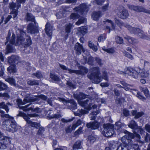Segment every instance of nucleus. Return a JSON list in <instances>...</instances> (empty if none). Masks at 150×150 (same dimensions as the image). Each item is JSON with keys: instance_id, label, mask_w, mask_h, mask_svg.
<instances>
[{"instance_id": "nucleus-1", "label": "nucleus", "mask_w": 150, "mask_h": 150, "mask_svg": "<svg viewBox=\"0 0 150 150\" xmlns=\"http://www.w3.org/2000/svg\"><path fill=\"white\" fill-rule=\"evenodd\" d=\"M16 32L17 35L16 45L22 44L24 47H27L31 45L32 41L30 38L26 36L25 32L23 30L18 29Z\"/></svg>"}, {"instance_id": "nucleus-2", "label": "nucleus", "mask_w": 150, "mask_h": 150, "mask_svg": "<svg viewBox=\"0 0 150 150\" xmlns=\"http://www.w3.org/2000/svg\"><path fill=\"white\" fill-rule=\"evenodd\" d=\"M115 23L120 28L124 26L127 28L132 33L137 34L138 36H140L143 38H145V36L143 35V31L139 28L132 27L127 24L124 23L117 18L115 19Z\"/></svg>"}, {"instance_id": "nucleus-3", "label": "nucleus", "mask_w": 150, "mask_h": 150, "mask_svg": "<svg viewBox=\"0 0 150 150\" xmlns=\"http://www.w3.org/2000/svg\"><path fill=\"white\" fill-rule=\"evenodd\" d=\"M11 31L9 30L6 37L7 41L5 43L6 45H7L6 49L8 53L13 52L15 51V49L12 45L15 43L16 36L13 33L12 36L11 37Z\"/></svg>"}, {"instance_id": "nucleus-4", "label": "nucleus", "mask_w": 150, "mask_h": 150, "mask_svg": "<svg viewBox=\"0 0 150 150\" xmlns=\"http://www.w3.org/2000/svg\"><path fill=\"white\" fill-rule=\"evenodd\" d=\"M3 127L7 131L13 133L17 130V124L14 120L11 121L5 120L2 123Z\"/></svg>"}, {"instance_id": "nucleus-5", "label": "nucleus", "mask_w": 150, "mask_h": 150, "mask_svg": "<svg viewBox=\"0 0 150 150\" xmlns=\"http://www.w3.org/2000/svg\"><path fill=\"white\" fill-rule=\"evenodd\" d=\"M92 73L91 75L88 77L93 83H98L101 81V79L99 76L100 71L98 67H95L91 69Z\"/></svg>"}, {"instance_id": "nucleus-6", "label": "nucleus", "mask_w": 150, "mask_h": 150, "mask_svg": "<svg viewBox=\"0 0 150 150\" xmlns=\"http://www.w3.org/2000/svg\"><path fill=\"white\" fill-rule=\"evenodd\" d=\"M126 69L125 74L135 79H137L138 77L139 72L141 71V68L139 67H136L134 68L129 67L127 68Z\"/></svg>"}, {"instance_id": "nucleus-7", "label": "nucleus", "mask_w": 150, "mask_h": 150, "mask_svg": "<svg viewBox=\"0 0 150 150\" xmlns=\"http://www.w3.org/2000/svg\"><path fill=\"white\" fill-rule=\"evenodd\" d=\"M103 127L104 129L103 134L105 137H110L114 133L113 125L109 124H104Z\"/></svg>"}, {"instance_id": "nucleus-8", "label": "nucleus", "mask_w": 150, "mask_h": 150, "mask_svg": "<svg viewBox=\"0 0 150 150\" xmlns=\"http://www.w3.org/2000/svg\"><path fill=\"white\" fill-rule=\"evenodd\" d=\"M10 142L9 138L4 136L3 133L0 131V150L6 149V145Z\"/></svg>"}, {"instance_id": "nucleus-9", "label": "nucleus", "mask_w": 150, "mask_h": 150, "mask_svg": "<svg viewBox=\"0 0 150 150\" xmlns=\"http://www.w3.org/2000/svg\"><path fill=\"white\" fill-rule=\"evenodd\" d=\"M9 7L12 10L10 14H13V18H15L17 16L18 13V9L21 7V4L12 2L9 3Z\"/></svg>"}, {"instance_id": "nucleus-10", "label": "nucleus", "mask_w": 150, "mask_h": 150, "mask_svg": "<svg viewBox=\"0 0 150 150\" xmlns=\"http://www.w3.org/2000/svg\"><path fill=\"white\" fill-rule=\"evenodd\" d=\"M57 100L60 101L62 102L64 104H67L68 106H71V108L72 110H75L77 108L76 104L74 100H67L64 98H58Z\"/></svg>"}, {"instance_id": "nucleus-11", "label": "nucleus", "mask_w": 150, "mask_h": 150, "mask_svg": "<svg viewBox=\"0 0 150 150\" xmlns=\"http://www.w3.org/2000/svg\"><path fill=\"white\" fill-rule=\"evenodd\" d=\"M74 9L78 13L83 14L86 13L88 11L89 8L87 5L83 4H81L79 6L75 8Z\"/></svg>"}, {"instance_id": "nucleus-12", "label": "nucleus", "mask_w": 150, "mask_h": 150, "mask_svg": "<svg viewBox=\"0 0 150 150\" xmlns=\"http://www.w3.org/2000/svg\"><path fill=\"white\" fill-rule=\"evenodd\" d=\"M37 99L36 98H33L32 97H25L23 101L19 99L17 100V102L19 105H23L28 103H31L36 101Z\"/></svg>"}, {"instance_id": "nucleus-13", "label": "nucleus", "mask_w": 150, "mask_h": 150, "mask_svg": "<svg viewBox=\"0 0 150 150\" xmlns=\"http://www.w3.org/2000/svg\"><path fill=\"white\" fill-rule=\"evenodd\" d=\"M128 6L129 9L133 10L137 12H147V10L142 6H134L130 5H128Z\"/></svg>"}, {"instance_id": "nucleus-14", "label": "nucleus", "mask_w": 150, "mask_h": 150, "mask_svg": "<svg viewBox=\"0 0 150 150\" xmlns=\"http://www.w3.org/2000/svg\"><path fill=\"white\" fill-rule=\"evenodd\" d=\"M69 72L77 74L83 75L86 74L88 71L87 69L84 67H81L79 70H69Z\"/></svg>"}, {"instance_id": "nucleus-15", "label": "nucleus", "mask_w": 150, "mask_h": 150, "mask_svg": "<svg viewBox=\"0 0 150 150\" xmlns=\"http://www.w3.org/2000/svg\"><path fill=\"white\" fill-rule=\"evenodd\" d=\"M74 50L76 54L77 55L81 54V52H84L85 51L82 45L78 42L76 43L75 45Z\"/></svg>"}, {"instance_id": "nucleus-16", "label": "nucleus", "mask_w": 150, "mask_h": 150, "mask_svg": "<svg viewBox=\"0 0 150 150\" xmlns=\"http://www.w3.org/2000/svg\"><path fill=\"white\" fill-rule=\"evenodd\" d=\"M117 14L119 17L122 19H125L129 16L128 11L124 8L120 11L117 13Z\"/></svg>"}, {"instance_id": "nucleus-17", "label": "nucleus", "mask_w": 150, "mask_h": 150, "mask_svg": "<svg viewBox=\"0 0 150 150\" xmlns=\"http://www.w3.org/2000/svg\"><path fill=\"white\" fill-rule=\"evenodd\" d=\"M81 123V121L80 120H78L76 123L74 124L72 126H69L66 129V132L67 133H70L72 130H74L75 128L80 125Z\"/></svg>"}, {"instance_id": "nucleus-18", "label": "nucleus", "mask_w": 150, "mask_h": 150, "mask_svg": "<svg viewBox=\"0 0 150 150\" xmlns=\"http://www.w3.org/2000/svg\"><path fill=\"white\" fill-rule=\"evenodd\" d=\"M45 27V30L46 34L49 36H51L52 34L53 26L50 23H47Z\"/></svg>"}, {"instance_id": "nucleus-19", "label": "nucleus", "mask_w": 150, "mask_h": 150, "mask_svg": "<svg viewBox=\"0 0 150 150\" xmlns=\"http://www.w3.org/2000/svg\"><path fill=\"white\" fill-rule=\"evenodd\" d=\"M100 124L99 122L95 121L94 122H90L87 123L86 125V126L88 128L95 129H97L98 127Z\"/></svg>"}, {"instance_id": "nucleus-20", "label": "nucleus", "mask_w": 150, "mask_h": 150, "mask_svg": "<svg viewBox=\"0 0 150 150\" xmlns=\"http://www.w3.org/2000/svg\"><path fill=\"white\" fill-rule=\"evenodd\" d=\"M31 105V103H30L25 106L21 107V108L23 111L25 112L29 111L30 110H33L37 112L38 111L39 109L38 108H35L34 109H33L34 108L33 106H32L31 107H29Z\"/></svg>"}, {"instance_id": "nucleus-21", "label": "nucleus", "mask_w": 150, "mask_h": 150, "mask_svg": "<svg viewBox=\"0 0 150 150\" xmlns=\"http://www.w3.org/2000/svg\"><path fill=\"white\" fill-rule=\"evenodd\" d=\"M18 116L23 117V118L26 121L28 124L30 121V120H29L30 118L29 117H34V115H33L28 114L27 115L21 112H20L19 113Z\"/></svg>"}, {"instance_id": "nucleus-22", "label": "nucleus", "mask_w": 150, "mask_h": 150, "mask_svg": "<svg viewBox=\"0 0 150 150\" xmlns=\"http://www.w3.org/2000/svg\"><path fill=\"white\" fill-rule=\"evenodd\" d=\"M19 59L18 56L15 55H12L8 57V62L10 64H13L17 62Z\"/></svg>"}, {"instance_id": "nucleus-23", "label": "nucleus", "mask_w": 150, "mask_h": 150, "mask_svg": "<svg viewBox=\"0 0 150 150\" xmlns=\"http://www.w3.org/2000/svg\"><path fill=\"white\" fill-rule=\"evenodd\" d=\"M124 38L131 44H134L137 43L138 42L137 40L128 36H125L124 37Z\"/></svg>"}, {"instance_id": "nucleus-24", "label": "nucleus", "mask_w": 150, "mask_h": 150, "mask_svg": "<svg viewBox=\"0 0 150 150\" xmlns=\"http://www.w3.org/2000/svg\"><path fill=\"white\" fill-rule=\"evenodd\" d=\"M131 92L132 93L136 95V96L142 101H144L146 100V98H144L140 94V93L136 90L132 89L130 88Z\"/></svg>"}, {"instance_id": "nucleus-25", "label": "nucleus", "mask_w": 150, "mask_h": 150, "mask_svg": "<svg viewBox=\"0 0 150 150\" xmlns=\"http://www.w3.org/2000/svg\"><path fill=\"white\" fill-rule=\"evenodd\" d=\"M101 11H99L98 12H94L92 15V19L95 21L98 20L99 18L102 15Z\"/></svg>"}, {"instance_id": "nucleus-26", "label": "nucleus", "mask_w": 150, "mask_h": 150, "mask_svg": "<svg viewBox=\"0 0 150 150\" xmlns=\"http://www.w3.org/2000/svg\"><path fill=\"white\" fill-rule=\"evenodd\" d=\"M36 28L34 25V24L31 23L29 24L27 27V30L28 32L31 33H35L36 32Z\"/></svg>"}, {"instance_id": "nucleus-27", "label": "nucleus", "mask_w": 150, "mask_h": 150, "mask_svg": "<svg viewBox=\"0 0 150 150\" xmlns=\"http://www.w3.org/2000/svg\"><path fill=\"white\" fill-rule=\"evenodd\" d=\"M129 146L127 144L121 143L117 147V150H129Z\"/></svg>"}, {"instance_id": "nucleus-28", "label": "nucleus", "mask_w": 150, "mask_h": 150, "mask_svg": "<svg viewBox=\"0 0 150 150\" xmlns=\"http://www.w3.org/2000/svg\"><path fill=\"white\" fill-rule=\"evenodd\" d=\"M131 113L133 115L135 116L134 118L135 119H138L144 114L143 112H137V110H132Z\"/></svg>"}, {"instance_id": "nucleus-29", "label": "nucleus", "mask_w": 150, "mask_h": 150, "mask_svg": "<svg viewBox=\"0 0 150 150\" xmlns=\"http://www.w3.org/2000/svg\"><path fill=\"white\" fill-rule=\"evenodd\" d=\"M88 111L87 110H78L77 111L74 112V113L75 115L80 117L83 114L88 113Z\"/></svg>"}, {"instance_id": "nucleus-30", "label": "nucleus", "mask_w": 150, "mask_h": 150, "mask_svg": "<svg viewBox=\"0 0 150 150\" xmlns=\"http://www.w3.org/2000/svg\"><path fill=\"white\" fill-rule=\"evenodd\" d=\"M125 133H127L129 137L131 138H133L134 137H136L137 138L139 139L140 138V136L139 134H137L136 132H134V134L129 132L127 131H125Z\"/></svg>"}, {"instance_id": "nucleus-31", "label": "nucleus", "mask_w": 150, "mask_h": 150, "mask_svg": "<svg viewBox=\"0 0 150 150\" xmlns=\"http://www.w3.org/2000/svg\"><path fill=\"white\" fill-rule=\"evenodd\" d=\"M139 75L141 77H147L149 75V72L147 70H145L141 69L139 72Z\"/></svg>"}, {"instance_id": "nucleus-32", "label": "nucleus", "mask_w": 150, "mask_h": 150, "mask_svg": "<svg viewBox=\"0 0 150 150\" xmlns=\"http://www.w3.org/2000/svg\"><path fill=\"white\" fill-rule=\"evenodd\" d=\"M81 142V141H78L76 142L74 144L73 147V149L74 150L81 149L82 146Z\"/></svg>"}, {"instance_id": "nucleus-33", "label": "nucleus", "mask_w": 150, "mask_h": 150, "mask_svg": "<svg viewBox=\"0 0 150 150\" xmlns=\"http://www.w3.org/2000/svg\"><path fill=\"white\" fill-rule=\"evenodd\" d=\"M108 23H110L111 25L112 28L113 30L115 29V26L113 22L110 20L108 19H105V21H103L102 22L103 24L108 25Z\"/></svg>"}, {"instance_id": "nucleus-34", "label": "nucleus", "mask_w": 150, "mask_h": 150, "mask_svg": "<svg viewBox=\"0 0 150 150\" xmlns=\"http://www.w3.org/2000/svg\"><path fill=\"white\" fill-rule=\"evenodd\" d=\"M7 70L8 72L10 74L14 73L16 71V67L14 65H11L8 67Z\"/></svg>"}, {"instance_id": "nucleus-35", "label": "nucleus", "mask_w": 150, "mask_h": 150, "mask_svg": "<svg viewBox=\"0 0 150 150\" xmlns=\"http://www.w3.org/2000/svg\"><path fill=\"white\" fill-rule=\"evenodd\" d=\"M88 45L89 47L92 49L94 52H96L98 50L97 47L95 45L94 43L91 41H90L88 42Z\"/></svg>"}, {"instance_id": "nucleus-36", "label": "nucleus", "mask_w": 150, "mask_h": 150, "mask_svg": "<svg viewBox=\"0 0 150 150\" xmlns=\"http://www.w3.org/2000/svg\"><path fill=\"white\" fill-rule=\"evenodd\" d=\"M26 20L28 21H31L34 22V24L36 25L34 17L33 15L30 13H28L27 14Z\"/></svg>"}, {"instance_id": "nucleus-37", "label": "nucleus", "mask_w": 150, "mask_h": 150, "mask_svg": "<svg viewBox=\"0 0 150 150\" xmlns=\"http://www.w3.org/2000/svg\"><path fill=\"white\" fill-rule=\"evenodd\" d=\"M120 83L124 86L122 88H124L126 91H129L130 89L131 86L126 83L125 82L122 81H120Z\"/></svg>"}, {"instance_id": "nucleus-38", "label": "nucleus", "mask_w": 150, "mask_h": 150, "mask_svg": "<svg viewBox=\"0 0 150 150\" xmlns=\"http://www.w3.org/2000/svg\"><path fill=\"white\" fill-rule=\"evenodd\" d=\"M128 126L131 128L134 129L137 128V125L135 121L134 120H132L130 121L128 124Z\"/></svg>"}, {"instance_id": "nucleus-39", "label": "nucleus", "mask_w": 150, "mask_h": 150, "mask_svg": "<svg viewBox=\"0 0 150 150\" xmlns=\"http://www.w3.org/2000/svg\"><path fill=\"white\" fill-rule=\"evenodd\" d=\"M28 124L29 126L36 129H38V127H39L40 126V124L39 123L33 122L31 121L29 122Z\"/></svg>"}, {"instance_id": "nucleus-40", "label": "nucleus", "mask_w": 150, "mask_h": 150, "mask_svg": "<svg viewBox=\"0 0 150 150\" xmlns=\"http://www.w3.org/2000/svg\"><path fill=\"white\" fill-rule=\"evenodd\" d=\"M27 84L30 86L38 85L39 83L36 80H29L27 81Z\"/></svg>"}, {"instance_id": "nucleus-41", "label": "nucleus", "mask_w": 150, "mask_h": 150, "mask_svg": "<svg viewBox=\"0 0 150 150\" xmlns=\"http://www.w3.org/2000/svg\"><path fill=\"white\" fill-rule=\"evenodd\" d=\"M78 30L83 35H85L87 32V29L86 27H79L78 28Z\"/></svg>"}, {"instance_id": "nucleus-42", "label": "nucleus", "mask_w": 150, "mask_h": 150, "mask_svg": "<svg viewBox=\"0 0 150 150\" xmlns=\"http://www.w3.org/2000/svg\"><path fill=\"white\" fill-rule=\"evenodd\" d=\"M96 140V137L94 136L90 135L88 137V141L91 143H93Z\"/></svg>"}, {"instance_id": "nucleus-43", "label": "nucleus", "mask_w": 150, "mask_h": 150, "mask_svg": "<svg viewBox=\"0 0 150 150\" xmlns=\"http://www.w3.org/2000/svg\"><path fill=\"white\" fill-rule=\"evenodd\" d=\"M8 88L6 85L0 81V91L6 90Z\"/></svg>"}, {"instance_id": "nucleus-44", "label": "nucleus", "mask_w": 150, "mask_h": 150, "mask_svg": "<svg viewBox=\"0 0 150 150\" xmlns=\"http://www.w3.org/2000/svg\"><path fill=\"white\" fill-rule=\"evenodd\" d=\"M0 108L4 109L7 112H8L9 110V109L8 108L7 105L5 104L4 102L0 103Z\"/></svg>"}, {"instance_id": "nucleus-45", "label": "nucleus", "mask_w": 150, "mask_h": 150, "mask_svg": "<svg viewBox=\"0 0 150 150\" xmlns=\"http://www.w3.org/2000/svg\"><path fill=\"white\" fill-rule=\"evenodd\" d=\"M99 113V111L98 110L93 111L91 114V115H92L91 117V120H95L96 118V115Z\"/></svg>"}, {"instance_id": "nucleus-46", "label": "nucleus", "mask_w": 150, "mask_h": 150, "mask_svg": "<svg viewBox=\"0 0 150 150\" xmlns=\"http://www.w3.org/2000/svg\"><path fill=\"white\" fill-rule=\"evenodd\" d=\"M140 89L142 91V92L144 93L145 96L146 97H149V91L147 89V88L146 87H141L140 88Z\"/></svg>"}, {"instance_id": "nucleus-47", "label": "nucleus", "mask_w": 150, "mask_h": 150, "mask_svg": "<svg viewBox=\"0 0 150 150\" xmlns=\"http://www.w3.org/2000/svg\"><path fill=\"white\" fill-rule=\"evenodd\" d=\"M54 98H48L47 100V103L51 106L54 107L55 105V103L54 102Z\"/></svg>"}, {"instance_id": "nucleus-48", "label": "nucleus", "mask_w": 150, "mask_h": 150, "mask_svg": "<svg viewBox=\"0 0 150 150\" xmlns=\"http://www.w3.org/2000/svg\"><path fill=\"white\" fill-rule=\"evenodd\" d=\"M91 100L88 99L84 101H82L81 100H79L78 103L81 106L83 107H85L87 104L88 103V102L89 101Z\"/></svg>"}, {"instance_id": "nucleus-49", "label": "nucleus", "mask_w": 150, "mask_h": 150, "mask_svg": "<svg viewBox=\"0 0 150 150\" xmlns=\"http://www.w3.org/2000/svg\"><path fill=\"white\" fill-rule=\"evenodd\" d=\"M73 25L72 24L69 23L66 25L65 31L67 33H69L70 32L71 28L73 27Z\"/></svg>"}, {"instance_id": "nucleus-50", "label": "nucleus", "mask_w": 150, "mask_h": 150, "mask_svg": "<svg viewBox=\"0 0 150 150\" xmlns=\"http://www.w3.org/2000/svg\"><path fill=\"white\" fill-rule=\"evenodd\" d=\"M102 49L104 51L109 53L112 54L115 52V50L112 48L107 49L105 47H103L102 48Z\"/></svg>"}, {"instance_id": "nucleus-51", "label": "nucleus", "mask_w": 150, "mask_h": 150, "mask_svg": "<svg viewBox=\"0 0 150 150\" xmlns=\"http://www.w3.org/2000/svg\"><path fill=\"white\" fill-rule=\"evenodd\" d=\"M5 81L11 85H14L15 83V80L12 78H8L5 79Z\"/></svg>"}, {"instance_id": "nucleus-52", "label": "nucleus", "mask_w": 150, "mask_h": 150, "mask_svg": "<svg viewBox=\"0 0 150 150\" xmlns=\"http://www.w3.org/2000/svg\"><path fill=\"white\" fill-rule=\"evenodd\" d=\"M106 35L104 34L100 35L98 38V41L99 42L103 41L106 39Z\"/></svg>"}, {"instance_id": "nucleus-53", "label": "nucleus", "mask_w": 150, "mask_h": 150, "mask_svg": "<svg viewBox=\"0 0 150 150\" xmlns=\"http://www.w3.org/2000/svg\"><path fill=\"white\" fill-rule=\"evenodd\" d=\"M79 16V15L77 13H72L70 16V18L71 19L74 20L78 19Z\"/></svg>"}, {"instance_id": "nucleus-54", "label": "nucleus", "mask_w": 150, "mask_h": 150, "mask_svg": "<svg viewBox=\"0 0 150 150\" xmlns=\"http://www.w3.org/2000/svg\"><path fill=\"white\" fill-rule=\"evenodd\" d=\"M101 79H103L107 81H108V76L107 74V73L105 71H104L102 73V78H100Z\"/></svg>"}, {"instance_id": "nucleus-55", "label": "nucleus", "mask_w": 150, "mask_h": 150, "mask_svg": "<svg viewBox=\"0 0 150 150\" xmlns=\"http://www.w3.org/2000/svg\"><path fill=\"white\" fill-rule=\"evenodd\" d=\"M59 66L63 70L66 71H68L69 73L70 74L73 73L70 72H69V70H72V69H68V67H66L65 65L62 64H59Z\"/></svg>"}, {"instance_id": "nucleus-56", "label": "nucleus", "mask_w": 150, "mask_h": 150, "mask_svg": "<svg viewBox=\"0 0 150 150\" xmlns=\"http://www.w3.org/2000/svg\"><path fill=\"white\" fill-rule=\"evenodd\" d=\"M86 21V20L84 18L81 17L76 23V24L77 25H79L81 24L84 23Z\"/></svg>"}, {"instance_id": "nucleus-57", "label": "nucleus", "mask_w": 150, "mask_h": 150, "mask_svg": "<svg viewBox=\"0 0 150 150\" xmlns=\"http://www.w3.org/2000/svg\"><path fill=\"white\" fill-rule=\"evenodd\" d=\"M50 78L55 81H59L60 80L56 76L50 73Z\"/></svg>"}, {"instance_id": "nucleus-58", "label": "nucleus", "mask_w": 150, "mask_h": 150, "mask_svg": "<svg viewBox=\"0 0 150 150\" xmlns=\"http://www.w3.org/2000/svg\"><path fill=\"white\" fill-rule=\"evenodd\" d=\"M1 117L4 118H8V120L11 121L13 120V117L10 116L8 114H3L1 115Z\"/></svg>"}, {"instance_id": "nucleus-59", "label": "nucleus", "mask_w": 150, "mask_h": 150, "mask_svg": "<svg viewBox=\"0 0 150 150\" xmlns=\"http://www.w3.org/2000/svg\"><path fill=\"white\" fill-rule=\"evenodd\" d=\"M116 40L117 43L120 44H122L123 42V40L122 38L118 36L116 37Z\"/></svg>"}, {"instance_id": "nucleus-60", "label": "nucleus", "mask_w": 150, "mask_h": 150, "mask_svg": "<svg viewBox=\"0 0 150 150\" xmlns=\"http://www.w3.org/2000/svg\"><path fill=\"white\" fill-rule=\"evenodd\" d=\"M38 78H40L42 77V75L40 71H37L35 73H34L33 74Z\"/></svg>"}, {"instance_id": "nucleus-61", "label": "nucleus", "mask_w": 150, "mask_h": 150, "mask_svg": "<svg viewBox=\"0 0 150 150\" xmlns=\"http://www.w3.org/2000/svg\"><path fill=\"white\" fill-rule=\"evenodd\" d=\"M39 129L38 130V132L37 133V134L41 135L45 131V129L44 128L41 127H39Z\"/></svg>"}, {"instance_id": "nucleus-62", "label": "nucleus", "mask_w": 150, "mask_h": 150, "mask_svg": "<svg viewBox=\"0 0 150 150\" xmlns=\"http://www.w3.org/2000/svg\"><path fill=\"white\" fill-rule=\"evenodd\" d=\"M66 84L71 88L74 89L76 88L75 86L70 81H68Z\"/></svg>"}, {"instance_id": "nucleus-63", "label": "nucleus", "mask_w": 150, "mask_h": 150, "mask_svg": "<svg viewBox=\"0 0 150 150\" xmlns=\"http://www.w3.org/2000/svg\"><path fill=\"white\" fill-rule=\"evenodd\" d=\"M125 55L131 60H133L134 59L133 56L127 52H126V53L125 54Z\"/></svg>"}, {"instance_id": "nucleus-64", "label": "nucleus", "mask_w": 150, "mask_h": 150, "mask_svg": "<svg viewBox=\"0 0 150 150\" xmlns=\"http://www.w3.org/2000/svg\"><path fill=\"white\" fill-rule=\"evenodd\" d=\"M132 147L134 149V150H140L138 145L136 144H133L132 145Z\"/></svg>"}]
</instances>
